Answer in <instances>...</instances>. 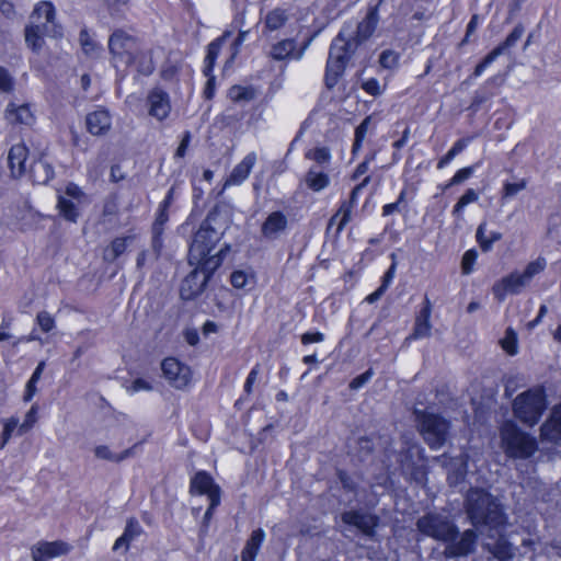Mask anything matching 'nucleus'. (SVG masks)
I'll return each instance as SVG.
<instances>
[{
    "mask_svg": "<svg viewBox=\"0 0 561 561\" xmlns=\"http://www.w3.org/2000/svg\"><path fill=\"white\" fill-rule=\"evenodd\" d=\"M79 42L87 56H95L101 49V47L92 39L87 28H82L80 31Z\"/></svg>",
    "mask_w": 561,
    "mask_h": 561,
    "instance_id": "4c0bfd02",
    "label": "nucleus"
},
{
    "mask_svg": "<svg viewBox=\"0 0 561 561\" xmlns=\"http://www.w3.org/2000/svg\"><path fill=\"white\" fill-rule=\"evenodd\" d=\"M497 53L496 51H493L491 50L483 59L481 62H479L474 69V72L473 75L476 77L480 76L484 69L491 65L496 58H497Z\"/></svg>",
    "mask_w": 561,
    "mask_h": 561,
    "instance_id": "5fc2aeb1",
    "label": "nucleus"
},
{
    "mask_svg": "<svg viewBox=\"0 0 561 561\" xmlns=\"http://www.w3.org/2000/svg\"><path fill=\"white\" fill-rule=\"evenodd\" d=\"M484 231H485V224L483 222V224L479 225V227L477 229L476 238H477V242L479 243L481 250L483 252H489L492 249L493 243L502 239V233L497 232V231H493V232H491L490 238H486L484 236Z\"/></svg>",
    "mask_w": 561,
    "mask_h": 561,
    "instance_id": "f704fd0d",
    "label": "nucleus"
},
{
    "mask_svg": "<svg viewBox=\"0 0 561 561\" xmlns=\"http://www.w3.org/2000/svg\"><path fill=\"white\" fill-rule=\"evenodd\" d=\"M87 128L94 136L105 135L112 126L111 115L106 110H96L88 114Z\"/></svg>",
    "mask_w": 561,
    "mask_h": 561,
    "instance_id": "4be33fe9",
    "label": "nucleus"
},
{
    "mask_svg": "<svg viewBox=\"0 0 561 561\" xmlns=\"http://www.w3.org/2000/svg\"><path fill=\"white\" fill-rule=\"evenodd\" d=\"M546 409V394L539 387L519 393L513 401L514 416L528 426L536 425Z\"/></svg>",
    "mask_w": 561,
    "mask_h": 561,
    "instance_id": "20e7f679",
    "label": "nucleus"
},
{
    "mask_svg": "<svg viewBox=\"0 0 561 561\" xmlns=\"http://www.w3.org/2000/svg\"><path fill=\"white\" fill-rule=\"evenodd\" d=\"M524 34V27L522 24H517L514 30L508 34L503 43L496 46L493 51L497 53V56L502 55L508 48L515 46Z\"/></svg>",
    "mask_w": 561,
    "mask_h": 561,
    "instance_id": "e433bc0d",
    "label": "nucleus"
},
{
    "mask_svg": "<svg viewBox=\"0 0 561 561\" xmlns=\"http://www.w3.org/2000/svg\"><path fill=\"white\" fill-rule=\"evenodd\" d=\"M5 118L10 124H20L25 126H31L35 122V116L27 104H9L5 111Z\"/></svg>",
    "mask_w": 561,
    "mask_h": 561,
    "instance_id": "5701e85b",
    "label": "nucleus"
},
{
    "mask_svg": "<svg viewBox=\"0 0 561 561\" xmlns=\"http://www.w3.org/2000/svg\"><path fill=\"white\" fill-rule=\"evenodd\" d=\"M352 202H343L336 211L340 216V220L337 222V231H341L352 219V210H353Z\"/></svg>",
    "mask_w": 561,
    "mask_h": 561,
    "instance_id": "37998d69",
    "label": "nucleus"
},
{
    "mask_svg": "<svg viewBox=\"0 0 561 561\" xmlns=\"http://www.w3.org/2000/svg\"><path fill=\"white\" fill-rule=\"evenodd\" d=\"M27 154L28 150L24 144H16L10 148L8 163L13 178H20L25 173Z\"/></svg>",
    "mask_w": 561,
    "mask_h": 561,
    "instance_id": "412c9836",
    "label": "nucleus"
},
{
    "mask_svg": "<svg viewBox=\"0 0 561 561\" xmlns=\"http://www.w3.org/2000/svg\"><path fill=\"white\" fill-rule=\"evenodd\" d=\"M467 511L472 524L490 526V530L500 536L492 543L485 542L486 549L500 561H507L513 557V547L503 539L500 528L504 524V516L495 500L481 490H472L467 496Z\"/></svg>",
    "mask_w": 561,
    "mask_h": 561,
    "instance_id": "f257e3e1",
    "label": "nucleus"
},
{
    "mask_svg": "<svg viewBox=\"0 0 561 561\" xmlns=\"http://www.w3.org/2000/svg\"><path fill=\"white\" fill-rule=\"evenodd\" d=\"M288 20V15L283 9H274L268 12L265 18V25L270 31H276L280 28Z\"/></svg>",
    "mask_w": 561,
    "mask_h": 561,
    "instance_id": "c9c22d12",
    "label": "nucleus"
},
{
    "mask_svg": "<svg viewBox=\"0 0 561 561\" xmlns=\"http://www.w3.org/2000/svg\"><path fill=\"white\" fill-rule=\"evenodd\" d=\"M71 551V546L62 540L38 541L31 548L33 561H47L60 556H66Z\"/></svg>",
    "mask_w": 561,
    "mask_h": 561,
    "instance_id": "2eb2a0df",
    "label": "nucleus"
},
{
    "mask_svg": "<svg viewBox=\"0 0 561 561\" xmlns=\"http://www.w3.org/2000/svg\"><path fill=\"white\" fill-rule=\"evenodd\" d=\"M264 540L265 531L262 528H256L251 533L244 546L259 554Z\"/></svg>",
    "mask_w": 561,
    "mask_h": 561,
    "instance_id": "ea45409f",
    "label": "nucleus"
},
{
    "mask_svg": "<svg viewBox=\"0 0 561 561\" xmlns=\"http://www.w3.org/2000/svg\"><path fill=\"white\" fill-rule=\"evenodd\" d=\"M188 492L192 496H206L208 500V506L199 523V530L207 533L221 504L222 490L208 471L198 470L191 477Z\"/></svg>",
    "mask_w": 561,
    "mask_h": 561,
    "instance_id": "f03ea898",
    "label": "nucleus"
},
{
    "mask_svg": "<svg viewBox=\"0 0 561 561\" xmlns=\"http://www.w3.org/2000/svg\"><path fill=\"white\" fill-rule=\"evenodd\" d=\"M430 316H431V305L428 299H426L425 307L420 311L419 316L415 320V327L413 334L409 336V339H421L426 337L431 333V323H430Z\"/></svg>",
    "mask_w": 561,
    "mask_h": 561,
    "instance_id": "bb28decb",
    "label": "nucleus"
},
{
    "mask_svg": "<svg viewBox=\"0 0 561 561\" xmlns=\"http://www.w3.org/2000/svg\"><path fill=\"white\" fill-rule=\"evenodd\" d=\"M342 522L359 530L366 536H374L376 527L378 526L379 518L376 515L362 512L359 510L345 511L341 515Z\"/></svg>",
    "mask_w": 561,
    "mask_h": 561,
    "instance_id": "4468645a",
    "label": "nucleus"
},
{
    "mask_svg": "<svg viewBox=\"0 0 561 561\" xmlns=\"http://www.w3.org/2000/svg\"><path fill=\"white\" fill-rule=\"evenodd\" d=\"M257 160L255 152L248 153L241 162H239L230 173L229 178L225 182V187L231 185L242 184L250 175L251 170L255 165Z\"/></svg>",
    "mask_w": 561,
    "mask_h": 561,
    "instance_id": "a211bd4d",
    "label": "nucleus"
},
{
    "mask_svg": "<svg viewBox=\"0 0 561 561\" xmlns=\"http://www.w3.org/2000/svg\"><path fill=\"white\" fill-rule=\"evenodd\" d=\"M169 220L168 209L159 206V211L152 225V229L163 231V225Z\"/></svg>",
    "mask_w": 561,
    "mask_h": 561,
    "instance_id": "bf43d9fd",
    "label": "nucleus"
},
{
    "mask_svg": "<svg viewBox=\"0 0 561 561\" xmlns=\"http://www.w3.org/2000/svg\"><path fill=\"white\" fill-rule=\"evenodd\" d=\"M260 374V366L255 365L250 374L248 375V378L244 383V391L245 393L250 394L252 392V386L255 382L257 376Z\"/></svg>",
    "mask_w": 561,
    "mask_h": 561,
    "instance_id": "e2e57ef3",
    "label": "nucleus"
},
{
    "mask_svg": "<svg viewBox=\"0 0 561 561\" xmlns=\"http://www.w3.org/2000/svg\"><path fill=\"white\" fill-rule=\"evenodd\" d=\"M59 35V30L50 28L46 24L35 23L26 26L25 28V42L28 47L37 51L44 44L43 35Z\"/></svg>",
    "mask_w": 561,
    "mask_h": 561,
    "instance_id": "6ab92c4d",
    "label": "nucleus"
},
{
    "mask_svg": "<svg viewBox=\"0 0 561 561\" xmlns=\"http://www.w3.org/2000/svg\"><path fill=\"white\" fill-rule=\"evenodd\" d=\"M470 141V138H461L457 140L451 149L438 161L437 168L442 169L449 163L458 153H460Z\"/></svg>",
    "mask_w": 561,
    "mask_h": 561,
    "instance_id": "58836bf2",
    "label": "nucleus"
},
{
    "mask_svg": "<svg viewBox=\"0 0 561 561\" xmlns=\"http://www.w3.org/2000/svg\"><path fill=\"white\" fill-rule=\"evenodd\" d=\"M371 122V117H366L363 123L356 128L355 131V142H354V150H356L359 146L360 140L363 139L364 135L366 134L368 126Z\"/></svg>",
    "mask_w": 561,
    "mask_h": 561,
    "instance_id": "4d7b16f0",
    "label": "nucleus"
},
{
    "mask_svg": "<svg viewBox=\"0 0 561 561\" xmlns=\"http://www.w3.org/2000/svg\"><path fill=\"white\" fill-rule=\"evenodd\" d=\"M12 89V78L9 72L0 68V90L3 92H8Z\"/></svg>",
    "mask_w": 561,
    "mask_h": 561,
    "instance_id": "0e129e2a",
    "label": "nucleus"
},
{
    "mask_svg": "<svg viewBox=\"0 0 561 561\" xmlns=\"http://www.w3.org/2000/svg\"><path fill=\"white\" fill-rule=\"evenodd\" d=\"M221 238V233L211 228L207 224H203L194 234L193 241L188 251V262L193 264H205L209 259H220L225 249H220L216 253H211ZM229 248L226 247V250Z\"/></svg>",
    "mask_w": 561,
    "mask_h": 561,
    "instance_id": "39448f33",
    "label": "nucleus"
},
{
    "mask_svg": "<svg viewBox=\"0 0 561 561\" xmlns=\"http://www.w3.org/2000/svg\"><path fill=\"white\" fill-rule=\"evenodd\" d=\"M108 50L114 66L117 67L118 64L129 66L134 62L139 47L136 37L118 28L108 37Z\"/></svg>",
    "mask_w": 561,
    "mask_h": 561,
    "instance_id": "6e6552de",
    "label": "nucleus"
},
{
    "mask_svg": "<svg viewBox=\"0 0 561 561\" xmlns=\"http://www.w3.org/2000/svg\"><path fill=\"white\" fill-rule=\"evenodd\" d=\"M84 193L81 188L69 183L66 186L65 194L58 196L57 208L59 214L68 221L76 222L79 217L80 206L83 204Z\"/></svg>",
    "mask_w": 561,
    "mask_h": 561,
    "instance_id": "9b49d317",
    "label": "nucleus"
},
{
    "mask_svg": "<svg viewBox=\"0 0 561 561\" xmlns=\"http://www.w3.org/2000/svg\"><path fill=\"white\" fill-rule=\"evenodd\" d=\"M287 218L282 211L271 213L261 227L264 238L274 240L287 228Z\"/></svg>",
    "mask_w": 561,
    "mask_h": 561,
    "instance_id": "aec40b11",
    "label": "nucleus"
},
{
    "mask_svg": "<svg viewBox=\"0 0 561 561\" xmlns=\"http://www.w3.org/2000/svg\"><path fill=\"white\" fill-rule=\"evenodd\" d=\"M454 461L449 465L448 480L451 484L457 485L467 478L468 463L465 458H451Z\"/></svg>",
    "mask_w": 561,
    "mask_h": 561,
    "instance_id": "2f4dec72",
    "label": "nucleus"
},
{
    "mask_svg": "<svg viewBox=\"0 0 561 561\" xmlns=\"http://www.w3.org/2000/svg\"><path fill=\"white\" fill-rule=\"evenodd\" d=\"M196 267L183 279L180 288L182 299L190 300L202 294L211 274L220 266V259H209Z\"/></svg>",
    "mask_w": 561,
    "mask_h": 561,
    "instance_id": "0eeeda50",
    "label": "nucleus"
},
{
    "mask_svg": "<svg viewBox=\"0 0 561 561\" xmlns=\"http://www.w3.org/2000/svg\"><path fill=\"white\" fill-rule=\"evenodd\" d=\"M526 181L522 180L518 183H505L503 188L502 198H508L515 196L519 191L526 187Z\"/></svg>",
    "mask_w": 561,
    "mask_h": 561,
    "instance_id": "3c124183",
    "label": "nucleus"
},
{
    "mask_svg": "<svg viewBox=\"0 0 561 561\" xmlns=\"http://www.w3.org/2000/svg\"><path fill=\"white\" fill-rule=\"evenodd\" d=\"M323 340H324V335L321 332H314V333L307 332V333L302 334V336H301V343L305 345L310 344V343H319V342H322Z\"/></svg>",
    "mask_w": 561,
    "mask_h": 561,
    "instance_id": "774afa93",
    "label": "nucleus"
},
{
    "mask_svg": "<svg viewBox=\"0 0 561 561\" xmlns=\"http://www.w3.org/2000/svg\"><path fill=\"white\" fill-rule=\"evenodd\" d=\"M419 529L431 537L444 541L455 539V527L445 518L438 515H428L421 518L417 523Z\"/></svg>",
    "mask_w": 561,
    "mask_h": 561,
    "instance_id": "f8f14e48",
    "label": "nucleus"
},
{
    "mask_svg": "<svg viewBox=\"0 0 561 561\" xmlns=\"http://www.w3.org/2000/svg\"><path fill=\"white\" fill-rule=\"evenodd\" d=\"M378 22L377 7L368 11L366 18L357 25L356 41H364L368 38L375 31Z\"/></svg>",
    "mask_w": 561,
    "mask_h": 561,
    "instance_id": "7c9ffc66",
    "label": "nucleus"
},
{
    "mask_svg": "<svg viewBox=\"0 0 561 561\" xmlns=\"http://www.w3.org/2000/svg\"><path fill=\"white\" fill-rule=\"evenodd\" d=\"M161 370L169 385L178 390L186 389L192 381L190 366L174 357L164 358L161 363Z\"/></svg>",
    "mask_w": 561,
    "mask_h": 561,
    "instance_id": "9d476101",
    "label": "nucleus"
},
{
    "mask_svg": "<svg viewBox=\"0 0 561 561\" xmlns=\"http://www.w3.org/2000/svg\"><path fill=\"white\" fill-rule=\"evenodd\" d=\"M224 39H225V36L219 37V38L215 39L214 42H211L208 45L207 54H206V57H205V60H204L205 66H204V69H203V72H204L205 76H209L213 72V69H214L216 59H217V57H218V55L220 53Z\"/></svg>",
    "mask_w": 561,
    "mask_h": 561,
    "instance_id": "473e14b6",
    "label": "nucleus"
},
{
    "mask_svg": "<svg viewBox=\"0 0 561 561\" xmlns=\"http://www.w3.org/2000/svg\"><path fill=\"white\" fill-rule=\"evenodd\" d=\"M527 284L523 274L514 272L494 284L492 290L494 296L502 301L506 294H518Z\"/></svg>",
    "mask_w": 561,
    "mask_h": 561,
    "instance_id": "f3484780",
    "label": "nucleus"
},
{
    "mask_svg": "<svg viewBox=\"0 0 561 561\" xmlns=\"http://www.w3.org/2000/svg\"><path fill=\"white\" fill-rule=\"evenodd\" d=\"M18 424H19V421H18V419H14V417L8 420L4 423L3 432L0 437V448H2L7 444L8 439L11 437V434L13 433V431L18 427Z\"/></svg>",
    "mask_w": 561,
    "mask_h": 561,
    "instance_id": "8fccbe9b",
    "label": "nucleus"
},
{
    "mask_svg": "<svg viewBox=\"0 0 561 561\" xmlns=\"http://www.w3.org/2000/svg\"><path fill=\"white\" fill-rule=\"evenodd\" d=\"M546 264L547 262L543 257H538L537 260L528 263L525 271L522 273L524 275V278H526L527 282L529 283L535 275L539 274L545 270Z\"/></svg>",
    "mask_w": 561,
    "mask_h": 561,
    "instance_id": "79ce46f5",
    "label": "nucleus"
},
{
    "mask_svg": "<svg viewBox=\"0 0 561 561\" xmlns=\"http://www.w3.org/2000/svg\"><path fill=\"white\" fill-rule=\"evenodd\" d=\"M477 256H478V253L473 249L465 252V254L462 256V261H461V270H462L463 274L468 275L471 273L472 265L474 264Z\"/></svg>",
    "mask_w": 561,
    "mask_h": 561,
    "instance_id": "09e8293b",
    "label": "nucleus"
},
{
    "mask_svg": "<svg viewBox=\"0 0 561 561\" xmlns=\"http://www.w3.org/2000/svg\"><path fill=\"white\" fill-rule=\"evenodd\" d=\"M306 158L313 160L319 164L328 163L331 159V152L327 147H319L306 152Z\"/></svg>",
    "mask_w": 561,
    "mask_h": 561,
    "instance_id": "a19ab883",
    "label": "nucleus"
},
{
    "mask_svg": "<svg viewBox=\"0 0 561 561\" xmlns=\"http://www.w3.org/2000/svg\"><path fill=\"white\" fill-rule=\"evenodd\" d=\"M474 534L472 530L465 531L459 541L451 542L446 548V553L450 557L466 556L473 549L474 545Z\"/></svg>",
    "mask_w": 561,
    "mask_h": 561,
    "instance_id": "a878e982",
    "label": "nucleus"
},
{
    "mask_svg": "<svg viewBox=\"0 0 561 561\" xmlns=\"http://www.w3.org/2000/svg\"><path fill=\"white\" fill-rule=\"evenodd\" d=\"M142 533V528L139 525L138 520L135 517H130L126 522L125 529L123 534L115 540L113 545V550L116 551L121 548H124L125 551L129 550L130 542L140 536Z\"/></svg>",
    "mask_w": 561,
    "mask_h": 561,
    "instance_id": "b1692460",
    "label": "nucleus"
},
{
    "mask_svg": "<svg viewBox=\"0 0 561 561\" xmlns=\"http://www.w3.org/2000/svg\"><path fill=\"white\" fill-rule=\"evenodd\" d=\"M417 426L432 449L440 448L447 440L449 422L440 415L415 411Z\"/></svg>",
    "mask_w": 561,
    "mask_h": 561,
    "instance_id": "423d86ee",
    "label": "nucleus"
},
{
    "mask_svg": "<svg viewBox=\"0 0 561 561\" xmlns=\"http://www.w3.org/2000/svg\"><path fill=\"white\" fill-rule=\"evenodd\" d=\"M357 47V41L352 37L351 27H343L333 39L325 70V84L332 89L344 72L345 66Z\"/></svg>",
    "mask_w": 561,
    "mask_h": 561,
    "instance_id": "7ed1b4c3",
    "label": "nucleus"
},
{
    "mask_svg": "<svg viewBox=\"0 0 561 561\" xmlns=\"http://www.w3.org/2000/svg\"><path fill=\"white\" fill-rule=\"evenodd\" d=\"M337 478L343 488L348 491H355L356 484L352 481L351 477L344 470H337Z\"/></svg>",
    "mask_w": 561,
    "mask_h": 561,
    "instance_id": "680f3d73",
    "label": "nucleus"
},
{
    "mask_svg": "<svg viewBox=\"0 0 561 561\" xmlns=\"http://www.w3.org/2000/svg\"><path fill=\"white\" fill-rule=\"evenodd\" d=\"M473 173V168L472 167H468V168H463L461 170H459L453 178L451 180L449 181V183L446 185V188L453 186V185H457V184H460L461 182L466 181L467 179H469Z\"/></svg>",
    "mask_w": 561,
    "mask_h": 561,
    "instance_id": "603ef678",
    "label": "nucleus"
},
{
    "mask_svg": "<svg viewBox=\"0 0 561 561\" xmlns=\"http://www.w3.org/2000/svg\"><path fill=\"white\" fill-rule=\"evenodd\" d=\"M362 88L370 95H377L380 93V87L376 79H368L362 83Z\"/></svg>",
    "mask_w": 561,
    "mask_h": 561,
    "instance_id": "69168bd1",
    "label": "nucleus"
},
{
    "mask_svg": "<svg viewBox=\"0 0 561 561\" xmlns=\"http://www.w3.org/2000/svg\"><path fill=\"white\" fill-rule=\"evenodd\" d=\"M55 18L56 12L53 3L48 1H42L35 7L32 13L31 23H39L42 25L46 24L48 27L57 30Z\"/></svg>",
    "mask_w": 561,
    "mask_h": 561,
    "instance_id": "393cba45",
    "label": "nucleus"
},
{
    "mask_svg": "<svg viewBox=\"0 0 561 561\" xmlns=\"http://www.w3.org/2000/svg\"><path fill=\"white\" fill-rule=\"evenodd\" d=\"M133 239V236H128L125 238H116L115 240H113L111 245L105 250L104 259L111 262L116 260L121 254L125 252L127 243Z\"/></svg>",
    "mask_w": 561,
    "mask_h": 561,
    "instance_id": "72a5a7b5",
    "label": "nucleus"
},
{
    "mask_svg": "<svg viewBox=\"0 0 561 561\" xmlns=\"http://www.w3.org/2000/svg\"><path fill=\"white\" fill-rule=\"evenodd\" d=\"M152 389V386L149 381L137 378L135 379L131 385L127 388V390L131 393L138 392V391H150Z\"/></svg>",
    "mask_w": 561,
    "mask_h": 561,
    "instance_id": "6e6d98bb",
    "label": "nucleus"
},
{
    "mask_svg": "<svg viewBox=\"0 0 561 561\" xmlns=\"http://www.w3.org/2000/svg\"><path fill=\"white\" fill-rule=\"evenodd\" d=\"M36 322L43 332H50L55 328V319L47 311H41L36 316Z\"/></svg>",
    "mask_w": 561,
    "mask_h": 561,
    "instance_id": "c03bdc74",
    "label": "nucleus"
},
{
    "mask_svg": "<svg viewBox=\"0 0 561 561\" xmlns=\"http://www.w3.org/2000/svg\"><path fill=\"white\" fill-rule=\"evenodd\" d=\"M37 405H33L26 413L23 423L19 427L21 434L26 433L36 422Z\"/></svg>",
    "mask_w": 561,
    "mask_h": 561,
    "instance_id": "de8ad7c7",
    "label": "nucleus"
},
{
    "mask_svg": "<svg viewBox=\"0 0 561 561\" xmlns=\"http://www.w3.org/2000/svg\"><path fill=\"white\" fill-rule=\"evenodd\" d=\"M148 114L158 122L165 121L172 110L171 99L167 91L157 87L151 89L146 98Z\"/></svg>",
    "mask_w": 561,
    "mask_h": 561,
    "instance_id": "ddd939ff",
    "label": "nucleus"
},
{
    "mask_svg": "<svg viewBox=\"0 0 561 561\" xmlns=\"http://www.w3.org/2000/svg\"><path fill=\"white\" fill-rule=\"evenodd\" d=\"M31 178L36 184H46L54 178V170L51 165L44 161H35L30 169Z\"/></svg>",
    "mask_w": 561,
    "mask_h": 561,
    "instance_id": "cd10ccee",
    "label": "nucleus"
},
{
    "mask_svg": "<svg viewBox=\"0 0 561 561\" xmlns=\"http://www.w3.org/2000/svg\"><path fill=\"white\" fill-rule=\"evenodd\" d=\"M386 288V274L381 277V285L375 290L373 294L368 295L366 297V301L369 304H374L378 299H380L383 295Z\"/></svg>",
    "mask_w": 561,
    "mask_h": 561,
    "instance_id": "338daca9",
    "label": "nucleus"
},
{
    "mask_svg": "<svg viewBox=\"0 0 561 561\" xmlns=\"http://www.w3.org/2000/svg\"><path fill=\"white\" fill-rule=\"evenodd\" d=\"M248 283V276L242 271H234L231 274V284L234 288H243Z\"/></svg>",
    "mask_w": 561,
    "mask_h": 561,
    "instance_id": "052dcab7",
    "label": "nucleus"
},
{
    "mask_svg": "<svg viewBox=\"0 0 561 561\" xmlns=\"http://www.w3.org/2000/svg\"><path fill=\"white\" fill-rule=\"evenodd\" d=\"M501 438L511 456H533L537 450L536 439L522 432L513 421H506L501 426Z\"/></svg>",
    "mask_w": 561,
    "mask_h": 561,
    "instance_id": "1a4fd4ad",
    "label": "nucleus"
},
{
    "mask_svg": "<svg viewBox=\"0 0 561 561\" xmlns=\"http://www.w3.org/2000/svg\"><path fill=\"white\" fill-rule=\"evenodd\" d=\"M228 94H229V98L233 102L248 101V100H251L253 96V94L250 90L239 87V85H234V87L230 88Z\"/></svg>",
    "mask_w": 561,
    "mask_h": 561,
    "instance_id": "49530a36",
    "label": "nucleus"
},
{
    "mask_svg": "<svg viewBox=\"0 0 561 561\" xmlns=\"http://www.w3.org/2000/svg\"><path fill=\"white\" fill-rule=\"evenodd\" d=\"M296 51V42L294 39L287 38L277 42L271 47L270 56L274 60H285L287 58L293 57Z\"/></svg>",
    "mask_w": 561,
    "mask_h": 561,
    "instance_id": "c756f323",
    "label": "nucleus"
},
{
    "mask_svg": "<svg viewBox=\"0 0 561 561\" xmlns=\"http://www.w3.org/2000/svg\"><path fill=\"white\" fill-rule=\"evenodd\" d=\"M162 233H163V231H161V230L152 229L151 245H152V249L154 251L156 259H158L160 256V253H161V250H162V247H163Z\"/></svg>",
    "mask_w": 561,
    "mask_h": 561,
    "instance_id": "13d9d810",
    "label": "nucleus"
},
{
    "mask_svg": "<svg viewBox=\"0 0 561 561\" xmlns=\"http://www.w3.org/2000/svg\"><path fill=\"white\" fill-rule=\"evenodd\" d=\"M304 182L309 190L320 192L330 184V179L327 173L310 168L305 174Z\"/></svg>",
    "mask_w": 561,
    "mask_h": 561,
    "instance_id": "c85d7f7f",
    "label": "nucleus"
},
{
    "mask_svg": "<svg viewBox=\"0 0 561 561\" xmlns=\"http://www.w3.org/2000/svg\"><path fill=\"white\" fill-rule=\"evenodd\" d=\"M373 375H374L373 369L366 370L364 374L355 377L351 381L350 388L352 390H357V389L362 388L365 383L368 382V380L373 377Z\"/></svg>",
    "mask_w": 561,
    "mask_h": 561,
    "instance_id": "864d4df0",
    "label": "nucleus"
},
{
    "mask_svg": "<svg viewBox=\"0 0 561 561\" xmlns=\"http://www.w3.org/2000/svg\"><path fill=\"white\" fill-rule=\"evenodd\" d=\"M542 442L559 445L561 442V403L552 408L549 417L540 427Z\"/></svg>",
    "mask_w": 561,
    "mask_h": 561,
    "instance_id": "dca6fc26",
    "label": "nucleus"
},
{
    "mask_svg": "<svg viewBox=\"0 0 561 561\" xmlns=\"http://www.w3.org/2000/svg\"><path fill=\"white\" fill-rule=\"evenodd\" d=\"M516 343L517 339L515 333L511 329H508L506 331L505 337L501 340V345L503 350L510 355H515L517 352Z\"/></svg>",
    "mask_w": 561,
    "mask_h": 561,
    "instance_id": "a18cd8bd",
    "label": "nucleus"
}]
</instances>
